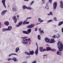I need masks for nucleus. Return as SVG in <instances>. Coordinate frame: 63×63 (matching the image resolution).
<instances>
[{
    "mask_svg": "<svg viewBox=\"0 0 63 63\" xmlns=\"http://www.w3.org/2000/svg\"><path fill=\"white\" fill-rule=\"evenodd\" d=\"M1 2L3 4L4 7L6 8V5H5V2H6V0H2Z\"/></svg>",
    "mask_w": 63,
    "mask_h": 63,
    "instance_id": "nucleus-5",
    "label": "nucleus"
},
{
    "mask_svg": "<svg viewBox=\"0 0 63 63\" xmlns=\"http://www.w3.org/2000/svg\"><path fill=\"white\" fill-rule=\"evenodd\" d=\"M12 55H13V54H10L9 55V56H11Z\"/></svg>",
    "mask_w": 63,
    "mask_h": 63,
    "instance_id": "nucleus-53",
    "label": "nucleus"
},
{
    "mask_svg": "<svg viewBox=\"0 0 63 63\" xmlns=\"http://www.w3.org/2000/svg\"><path fill=\"white\" fill-rule=\"evenodd\" d=\"M39 30L40 32L41 31V28H40V29H39Z\"/></svg>",
    "mask_w": 63,
    "mask_h": 63,
    "instance_id": "nucleus-50",
    "label": "nucleus"
},
{
    "mask_svg": "<svg viewBox=\"0 0 63 63\" xmlns=\"http://www.w3.org/2000/svg\"><path fill=\"white\" fill-rule=\"evenodd\" d=\"M23 41H25V39L24 40V39H23Z\"/></svg>",
    "mask_w": 63,
    "mask_h": 63,
    "instance_id": "nucleus-60",
    "label": "nucleus"
},
{
    "mask_svg": "<svg viewBox=\"0 0 63 63\" xmlns=\"http://www.w3.org/2000/svg\"><path fill=\"white\" fill-rule=\"evenodd\" d=\"M28 32V34H29V33H30L31 32V30L30 29H28L27 30Z\"/></svg>",
    "mask_w": 63,
    "mask_h": 63,
    "instance_id": "nucleus-18",
    "label": "nucleus"
},
{
    "mask_svg": "<svg viewBox=\"0 0 63 63\" xmlns=\"http://www.w3.org/2000/svg\"><path fill=\"white\" fill-rule=\"evenodd\" d=\"M12 10L13 12L16 11H17V10H16V8L14 7L12 8Z\"/></svg>",
    "mask_w": 63,
    "mask_h": 63,
    "instance_id": "nucleus-22",
    "label": "nucleus"
},
{
    "mask_svg": "<svg viewBox=\"0 0 63 63\" xmlns=\"http://www.w3.org/2000/svg\"><path fill=\"white\" fill-rule=\"evenodd\" d=\"M55 41L54 40V39L53 38H51V39L50 41L49 42V43L53 44L54 43H55Z\"/></svg>",
    "mask_w": 63,
    "mask_h": 63,
    "instance_id": "nucleus-7",
    "label": "nucleus"
},
{
    "mask_svg": "<svg viewBox=\"0 0 63 63\" xmlns=\"http://www.w3.org/2000/svg\"><path fill=\"white\" fill-rule=\"evenodd\" d=\"M25 54H26V55H31V54H30V53H28L26 52H25Z\"/></svg>",
    "mask_w": 63,
    "mask_h": 63,
    "instance_id": "nucleus-23",
    "label": "nucleus"
},
{
    "mask_svg": "<svg viewBox=\"0 0 63 63\" xmlns=\"http://www.w3.org/2000/svg\"><path fill=\"white\" fill-rule=\"evenodd\" d=\"M23 23V22L22 21H21L17 25H16V27H19V26L21 25L22 24V23Z\"/></svg>",
    "mask_w": 63,
    "mask_h": 63,
    "instance_id": "nucleus-6",
    "label": "nucleus"
},
{
    "mask_svg": "<svg viewBox=\"0 0 63 63\" xmlns=\"http://www.w3.org/2000/svg\"><path fill=\"white\" fill-rule=\"evenodd\" d=\"M26 20L23 23V24H26Z\"/></svg>",
    "mask_w": 63,
    "mask_h": 63,
    "instance_id": "nucleus-38",
    "label": "nucleus"
},
{
    "mask_svg": "<svg viewBox=\"0 0 63 63\" xmlns=\"http://www.w3.org/2000/svg\"><path fill=\"white\" fill-rule=\"evenodd\" d=\"M54 20H55V17L54 18Z\"/></svg>",
    "mask_w": 63,
    "mask_h": 63,
    "instance_id": "nucleus-56",
    "label": "nucleus"
},
{
    "mask_svg": "<svg viewBox=\"0 0 63 63\" xmlns=\"http://www.w3.org/2000/svg\"><path fill=\"white\" fill-rule=\"evenodd\" d=\"M22 32L23 33L25 34H28V32L26 31H23Z\"/></svg>",
    "mask_w": 63,
    "mask_h": 63,
    "instance_id": "nucleus-20",
    "label": "nucleus"
},
{
    "mask_svg": "<svg viewBox=\"0 0 63 63\" xmlns=\"http://www.w3.org/2000/svg\"><path fill=\"white\" fill-rule=\"evenodd\" d=\"M49 2L50 3H52V0H49Z\"/></svg>",
    "mask_w": 63,
    "mask_h": 63,
    "instance_id": "nucleus-41",
    "label": "nucleus"
},
{
    "mask_svg": "<svg viewBox=\"0 0 63 63\" xmlns=\"http://www.w3.org/2000/svg\"><path fill=\"white\" fill-rule=\"evenodd\" d=\"M48 16H50V15H51L52 16V12H50L49 14H48Z\"/></svg>",
    "mask_w": 63,
    "mask_h": 63,
    "instance_id": "nucleus-30",
    "label": "nucleus"
},
{
    "mask_svg": "<svg viewBox=\"0 0 63 63\" xmlns=\"http://www.w3.org/2000/svg\"><path fill=\"white\" fill-rule=\"evenodd\" d=\"M53 20H48L47 22V23H49V22H51Z\"/></svg>",
    "mask_w": 63,
    "mask_h": 63,
    "instance_id": "nucleus-34",
    "label": "nucleus"
},
{
    "mask_svg": "<svg viewBox=\"0 0 63 63\" xmlns=\"http://www.w3.org/2000/svg\"><path fill=\"white\" fill-rule=\"evenodd\" d=\"M17 17H19V16L17 15Z\"/></svg>",
    "mask_w": 63,
    "mask_h": 63,
    "instance_id": "nucleus-57",
    "label": "nucleus"
},
{
    "mask_svg": "<svg viewBox=\"0 0 63 63\" xmlns=\"http://www.w3.org/2000/svg\"><path fill=\"white\" fill-rule=\"evenodd\" d=\"M28 37H22L21 38L22 39H26V38H28Z\"/></svg>",
    "mask_w": 63,
    "mask_h": 63,
    "instance_id": "nucleus-40",
    "label": "nucleus"
},
{
    "mask_svg": "<svg viewBox=\"0 0 63 63\" xmlns=\"http://www.w3.org/2000/svg\"><path fill=\"white\" fill-rule=\"evenodd\" d=\"M53 5L54 9H55V2L53 3Z\"/></svg>",
    "mask_w": 63,
    "mask_h": 63,
    "instance_id": "nucleus-26",
    "label": "nucleus"
},
{
    "mask_svg": "<svg viewBox=\"0 0 63 63\" xmlns=\"http://www.w3.org/2000/svg\"><path fill=\"white\" fill-rule=\"evenodd\" d=\"M4 24L6 26H8L9 25V23L8 21H6L4 23Z\"/></svg>",
    "mask_w": 63,
    "mask_h": 63,
    "instance_id": "nucleus-12",
    "label": "nucleus"
},
{
    "mask_svg": "<svg viewBox=\"0 0 63 63\" xmlns=\"http://www.w3.org/2000/svg\"><path fill=\"white\" fill-rule=\"evenodd\" d=\"M12 55H17V54L15 53L12 54Z\"/></svg>",
    "mask_w": 63,
    "mask_h": 63,
    "instance_id": "nucleus-46",
    "label": "nucleus"
},
{
    "mask_svg": "<svg viewBox=\"0 0 63 63\" xmlns=\"http://www.w3.org/2000/svg\"><path fill=\"white\" fill-rule=\"evenodd\" d=\"M63 24V22L62 21H60V22L59 23L58 25V26H60V25H62V24Z\"/></svg>",
    "mask_w": 63,
    "mask_h": 63,
    "instance_id": "nucleus-19",
    "label": "nucleus"
},
{
    "mask_svg": "<svg viewBox=\"0 0 63 63\" xmlns=\"http://www.w3.org/2000/svg\"><path fill=\"white\" fill-rule=\"evenodd\" d=\"M60 4H63V2L62 1H61L60 2Z\"/></svg>",
    "mask_w": 63,
    "mask_h": 63,
    "instance_id": "nucleus-45",
    "label": "nucleus"
},
{
    "mask_svg": "<svg viewBox=\"0 0 63 63\" xmlns=\"http://www.w3.org/2000/svg\"><path fill=\"white\" fill-rule=\"evenodd\" d=\"M47 51H48L49 50H51V48L49 47H46Z\"/></svg>",
    "mask_w": 63,
    "mask_h": 63,
    "instance_id": "nucleus-16",
    "label": "nucleus"
},
{
    "mask_svg": "<svg viewBox=\"0 0 63 63\" xmlns=\"http://www.w3.org/2000/svg\"><path fill=\"white\" fill-rule=\"evenodd\" d=\"M35 26V25L33 24H31L27 26V28H33Z\"/></svg>",
    "mask_w": 63,
    "mask_h": 63,
    "instance_id": "nucleus-3",
    "label": "nucleus"
},
{
    "mask_svg": "<svg viewBox=\"0 0 63 63\" xmlns=\"http://www.w3.org/2000/svg\"><path fill=\"white\" fill-rule=\"evenodd\" d=\"M39 24V23H37V24Z\"/></svg>",
    "mask_w": 63,
    "mask_h": 63,
    "instance_id": "nucleus-62",
    "label": "nucleus"
},
{
    "mask_svg": "<svg viewBox=\"0 0 63 63\" xmlns=\"http://www.w3.org/2000/svg\"><path fill=\"white\" fill-rule=\"evenodd\" d=\"M1 23L0 22V28H1Z\"/></svg>",
    "mask_w": 63,
    "mask_h": 63,
    "instance_id": "nucleus-58",
    "label": "nucleus"
},
{
    "mask_svg": "<svg viewBox=\"0 0 63 63\" xmlns=\"http://www.w3.org/2000/svg\"><path fill=\"white\" fill-rule=\"evenodd\" d=\"M46 46H48V44H47L46 45Z\"/></svg>",
    "mask_w": 63,
    "mask_h": 63,
    "instance_id": "nucleus-59",
    "label": "nucleus"
},
{
    "mask_svg": "<svg viewBox=\"0 0 63 63\" xmlns=\"http://www.w3.org/2000/svg\"><path fill=\"white\" fill-rule=\"evenodd\" d=\"M58 36H59V37L58 36H56L55 38H59L60 37V34H58Z\"/></svg>",
    "mask_w": 63,
    "mask_h": 63,
    "instance_id": "nucleus-32",
    "label": "nucleus"
},
{
    "mask_svg": "<svg viewBox=\"0 0 63 63\" xmlns=\"http://www.w3.org/2000/svg\"><path fill=\"white\" fill-rule=\"evenodd\" d=\"M7 31H10L12 29V27L11 26H9L8 28H7Z\"/></svg>",
    "mask_w": 63,
    "mask_h": 63,
    "instance_id": "nucleus-10",
    "label": "nucleus"
},
{
    "mask_svg": "<svg viewBox=\"0 0 63 63\" xmlns=\"http://www.w3.org/2000/svg\"><path fill=\"white\" fill-rule=\"evenodd\" d=\"M25 1H29V0H24Z\"/></svg>",
    "mask_w": 63,
    "mask_h": 63,
    "instance_id": "nucleus-55",
    "label": "nucleus"
},
{
    "mask_svg": "<svg viewBox=\"0 0 63 63\" xmlns=\"http://www.w3.org/2000/svg\"><path fill=\"white\" fill-rule=\"evenodd\" d=\"M37 38L38 40H40L41 39V36L40 35H38L37 36Z\"/></svg>",
    "mask_w": 63,
    "mask_h": 63,
    "instance_id": "nucleus-27",
    "label": "nucleus"
},
{
    "mask_svg": "<svg viewBox=\"0 0 63 63\" xmlns=\"http://www.w3.org/2000/svg\"><path fill=\"white\" fill-rule=\"evenodd\" d=\"M25 40L26 41H29L30 43L29 44H31L30 43L31 42V39H30V38L28 39H25Z\"/></svg>",
    "mask_w": 63,
    "mask_h": 63,
    "instance_id": "nucleus-11",
    "label": "nucleus"
},
{
    "mask_svg": "<svg viewBox=\"0 0 63 63\" xmlns=\"http://www.w3.org/2000/svg\"><path fill=\"white\" fill-rule=\"evenodd\" d=\"M55 20H56V21H57V20H56V18H55Z\"/></svg>",
    "mask_w": 63,
    "mask_h": 63,
    "instance_id": "nucleus-61",
    "label": "nucleus"
},
{
    "mask_svg": "<svg viewBox=\"0 0 63 63\" xmlns=\"http://www.w3.org/2000/svg\"><path fill=\"white\" fill-rule=\"evenodd\" d=\"M29 52L31 55H33L34 53V51L33 50L30 51Z\"/></svg>",
    "mask_w": 63,
    "mask_h": 63,
    "instance_id": "nucleus-17",
    "label": "nucleus"
},
{
    "mask_svg": "<svg viewBox=\"0 0 63 63\" xmlns=\"http://www.w3.org/2000/svg\"><path fill=\"white\" fill-rule=\"evenodd\" d=\"M26 20H26V24H28V23H29V22H27Z\"/></svg>",
    "mask_w": 63,
    "mask_h": 63,
    "instance_id": "nucleus-47",
    "label": "nucleus"
},
{
    "mask_svg": "<svg viewBox=\"0 0 63 63\" xmlns=\"http://www.w3.org/2000/svg\"><path fill=\"white\" fill-rule=\"evenodd\" d=\"M57 54L58 55H62V53L61 52L59 51H58L57 52Z\"/></svg>",
    "mask_w": 63,
    "mask_h": 63,
    "instance_id": "nucleus-14",
    "label": "nucleus"
},
{
    "mask_svg": "<svg viewBox=\"0 0 63 63\" xmlns=\"http://www.w3.org/2000/svg\"><path fill=\"white\" fill-rule=\"evenodd\" d=\"M42 4L45 3L46 2V0H42Z\"/></svg>",
    "mask_w": 63,
    "mask_h": 63,
    "instance_id": "nucleus-28",
    "label": "nucleus"
},
{
    "mask_svg": "<svg viewBox=\"0 0 63 63\" xmlns=\"http://www.w3.org/2000/svg\"><path fill=\"white\" fill-rule=\"evenodd\" d=\"M35 54L36 55H38V48H37V49L35 51Z\"/></svg>",
    "mask_w": 63,
    "mask_h": 63,
    "instance_id": "nucleus-13",
    "label": "nucleus"
},
{
    "mask_svg": "<svg viewBox=\"0 0 63 63\" xmlns=\"http://www.w3.org/2000/svg\"><path fill=\"white\" fill-rule=\"evenodd\" d=\"M7 12V10H4L2 12L1 14L2 16H4V15L5 14L6 12Z\"/></svg>",
    "mask_w": 63,
    "mask_h": 63,
    "instance_id": "nucleus-9",
    "label": "nucleus"
},
{
    "mask_svg": "<svg viewBox=\"0 0 63 63\" xmlns=\"http://www.w3.org/2000/svg\"><path fill=\"white\" fill-rule=\"evenodd\" d=\"M39 50L41 52H44V51H47V49L43 48V47H39Z\"/></svg>",
    "mask_w": 63,
    "mask_h": 63,
    "instance_id": "nucleus-2",
    "label": "nucleus"
},
{
    "mask_svg": "<svg viewBox=\"0 0 63 63\" xmlns=\"http://www.w3.org/2000/svg\"><path fill=\"white\" fill-rule=\"evenodd\" d=\"M34 3V1H32V2L31 3V5H32V4H33Z\"/></svg>",
    "mask_w": 63,
    "mask_h": 63,
    "instance_id": "nucleus-42",
    "label": "nucleus"
},
{
    "mask_svg": "<svg viewBox=\"0 0 63 63\" xmlns=\"http://www.w3.org/2000/svg\"><path fill=\"white\" fill-rule=\"evenodd\" d=\"M57 45L59 50L60 51H62L63 49V45L62 43L59 41L57 43Z\"/></svg>",
    "mask_w": 63,
    "mask_h": 63,
    "instance_id": "nucleus-1",
    "label": "nucleus"
},
{
    "mask_svg": "<svg viewBox=\"0 0 63 63\" xmlns=\"http://www.w3.org/2000/svg\"><path fill=\"white\" fill-rule=\"evenodd\" d=\"M11 58H9V59H7V60L8 61H10V60H11Z\"/></svg>",
    "mask_w": 63,
    "mask_h": 63,
    "instance_id": "nucleus-51",
    "label": "nucleus"
},
{
    "mask_svg": "<svg viewBox=\"0 0 63 63\" xmlns=\"http://www.w3.org/2000/svg\"><path fill=\"white\" fill-rule=\"evenodd\" d=\"M22 43L24 45H27V44H28V42H22Z\"/></svg>",
    "mask_w": 63,
    "mask_h": 63,
    "instance_id": "nucleus-15",
    "label": "nucleus"
},
{
    "mask_svg": "<svg viewBox=\"0 0 63 63\" xmlns=\"http://www.w3.org/2000/svg\"><path fill=\"white\" fill-rule=\"evenodd\" d=\"M36 44L37 46V48H38V44H37V43H36Z\"/></svg>",
    "mask_w": 63,
    "mask_h": 63,
    "instance_id": "nucleus-49",
    "label": "nucleus"
},
{
    "mask_svg": "<svg viewBox=\"0 0 63 63\" xmlns=\"http://www.w3.org/2000/svg\"><path fill=\"white\" fill-rule=\"evenodd\" d=\"M53 38H55V35H54L53 36Z\"/></svg>",
    "mask_w": 63,
    "mask_h": 63,
    "instance_id": "nucleus-52",
    "label": "nucleus"
},
{
    "mask_svg": "<svg viewBox=\"0 0 63 63\" xmlns=\"http://www.w3.org/2000/svg\"><path fill=\"white\" fill-rule=\"evenodd\" d=\"M31 18H31V17H27V18L26 20H28V19H31Z\"/></svg>",
    "mask_w": 63,
    "mask_h": 63,
    "instance_id": "nucleus-36",
    "label": "nucleus"
},
{
    "mask_svg": "<svg viewBox=\"0 0 63 63\" xmlns=\"http://www.w3.org/2000/svg\"><path fill=\"white\" fill-rule=\"evenodd\" d=\"M43 58H44V59H45V57H43Z\"/></svg>",
    "mask_w": 63,
    "mask_h": 63,
    "instance_id": "nucleus-64",
    "label": "nucleus"
},
{
    "mask_svg": "<svg viewBox=\"0 0 63 63\" xmlns=\"http://www.w3.org/2000/svg\"><path fill=\"white\" fill-rule=\"evenodd\" d=\"M51 51H55V49H51Z\"/></svg>",
    "mask_w": 63,
    "mask_h": 63,
    "instance_id": "nucleus-33",
    "label": "nucleus"
},
{
    "mask_svg": "<svg viewBox=\"0 0 63 63\" xmlns=\"http://www.w3.org/2000/svg\"><path fill=\"white\" fill-rule=\"evenodd\" d=\"M47 54L44 55H43V56H47Z\"/></svg>",
    "mask_w": 63,
    "mask_h": 63,
    "instance_id": "nucleus-54",
    "label": "nucleus"
},
{
    "mask_svg": "<svg viewBox=\"0 0 63 63\" xmlns=\"http://www.w3.org/2000/svg\"><path fill=\"white\" fill-rule=\"evenodd\" d=\"M13 60H14V61H17V59H16V58H13Z\"/></svg>",
    "mask_w": 63,
    "mask_h": 63,
    "instance_id": "nucleus-31",
    "label": "nucleus"
},
{
    "mask_svg": "<svg viewBox=\"0 0 63 63\" xmlns=\"http://www.w3.org/2000/svg\"><path fill=\"white\" fill-rule=\"evenodd\" d=\"M38 21L40 22H42L44 21V20H42L41 18H38Z\"/></svg>",
    "mask_w": 63,
    "mask_h": 63,
    "instance_id": "nucleus-21",
    "label": "nucleus"
},
{
    "mask_svg": "<svg viewBox=\"0 0 63 63\" xmlns=\"http://www.w3.org/2000/svg\"><path fill=\"white\" fill-rule=\"evenodd\" d=\"M35 31H37V30L38 29V28H36L35 29Z\"/></svg>",
    "mask_w": 63,
    "mask_h": 63,
    "instance_id": "nucleus-44",
    "label": "nucleus"
},
{
    "mask_svg": "<svg viewBox=\"0 0 63 63\" xmlns=\"http://www.w3.org/2000/svg\"><path fill=\"white\" fill-rule=\"evenodd\" d=\"M50 40V39H48V38L47 37L45 38V40L46 42V43H48Z\"/></svg>",
    "mask_w": 63,
    "mask_h": 63,
    "instance_id": "nucleus-8",
    "label": "nucleus"
},
{
    "mask_svg": "<svg viewBox=\"0 0 63 63\" xmlns=\"http://www.w3.org/2000/svg\"><path fill=\"white\" fill-rule=\"evenodd\" d=\"M13 18L15 23H16V21H17V18H16V16H14L13 17Z\"/></svg>",
    "mask_w": 63,
    "mask_h": 63,
    "instance_id": "nucleus-4",
    "label": "nucleus"
},
{
    "mask_svg": "<svg viewBox=\"0 0 63 63\" xmlns=\"http://www.w3.org/2000/svg\"><path fill=\"white\" fill-rule=\"evenodd\" d=\"M40 32L41 33H44V31L42 30V31H41Z\"/></svg>",
    "mask_w": 63,
    "mask_h": 63,
    "instance_id": "nucleus-43",
    "label": "nucleus"
},
{
    "mask_svg": "<svg viewBox=\"0 0 63 63\" xmlns=\"http://www.w3.org/2000/svg\"><path fill=\"white\" fill-rule=\"evenodd\" d=\"M57 2H55V8L57 7Z\"/></svg>",
    "mask_w": 63,
    "mask_h": 63,
    "instance_id": "nucleus-39",
    "label": "nucleus"
},
{
    "mask_svg": "<svg viewBox=\"0 0 63 63\" xmlns=\"http://www.w3.org/2000/svg\"><path fill=\"white\" fill-rule=\"evenodd\" d=\"M27 7H26L25 5H23V9H27Z\"/></svg>",
    "mask_w": 63,
    "mask_h": 63,
    "instance_id": "nucleus-24",
    "label": "nucleus"
},
{
    "mask_svg": "<svg viewBox=\"0 0 63 63\" xmlns=\"http://www.w3.org/2000/svg\"><path fill=\"white\" fill-rule=\"evenodd\" d=\"M19 50V48L17 47L16 49V52H18V50Z\"/></svg>",
    "mask_w": 63,
    "mask_h": 63,
    "instance_id": "nucleus-25",
    "label": "nucleus"
},
{
    "mask_svg": "<svg viewBox=\"0 0 63 63\" xmlns=\"http://www.w3.org/2000/svg\"><path fill=\"white\" fill-rule=\"evenodd\" d=\"M60 7H61V8H63V4H61L60 5Z\"/></svg>",
    "mask_w": 63,
    "mask_h": 63,
    "instance_id": "nucleus-35",
    "label": "nucleus"
},
{
    "mask_svg": "<svg viewBox=\"0 0 63 63\" xmlns=\"http://www.w3.org/2000/svg\"><path fill=\"white\" fill-rule=\"evenodd\" d=\"M32 63H36V61H34Z\"/></svg>",
    "mask_w": 63,
    "mask_h": 63,
    "instance_id": "nucleus-48",
    "label": "nucleus"
},
{
    "mask_svg": "<svg viewBox=\"0 0 63 63\" xmlns=\"http://www.w3.org/2000/svg\"><path fill=\"white\" fill-rule=\"evenodd\" d=\"M2 31L3 32H5V31H7V28L3 29L2 30Z\"/></svg>",
    "mask_w": 63,
    "mask_h": 63,
    "instance_id": "nucleus-29",
    "label": "nucleus"
},
{
    "mask_svg": "<svg viewBox=\"0 0 63 63\" xmlns=\"http://www.w3.org/2000/svg\"><path fill=\"white\" fill-rule=\"evenodd\" d=\"M27 9H28V10H31L32 9V8H31L29 7H27Z\"/></svg>",
    "mask_w": 63,
    "mask_h": 63,
    "instance_id": "nucleus-37",
    "label": "nucleus"
},
{
    "mask_svg": "<svg viewBox=\"0 0 63 63\" xmlns=\"http://www.w3.org/2000/svg\"><path fill=\"white\" fill-rule=\"evenodd\" d=\"M47 7H48L47 6H46V7H45V8H46V9H47Z\"/></svg>",
    "mask_w": 63,
    "mask_h": 63,
    "instance_id": "nucleus-63",
    "label": "nucleus"
}]
</instances>
